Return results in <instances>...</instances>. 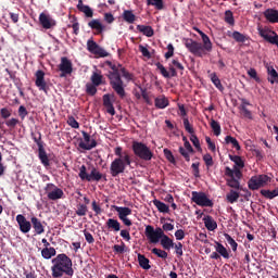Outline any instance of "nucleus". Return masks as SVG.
Masks as SVG:
<instances>
[{"instance_id": "obj_27", "label": "nucleus", "mask_w": 278, "mask_h": 278, "mask_svg": "<svg viewBox=\"0 0 278 278\" xmlns=\"http://www.w3.org/2000/svg\"><path fill=\"white\" fill-rule=\"evenodd\" d=\"M138 31L140 34H143V36H147V38H153L155 35V30H153V27L147 26V25H137Z\"/></svg>"}, {"instance_id": "obj_58", "label": "nucleus", "mask_w": 278, "mask_h": 278, "mask_svg": "<svg viewBox=\"0 0 278 278\" xmlns=\"http://www.w3.org/2000/svg\"><path fill=\"white\" fill-rule=\"evenodd\" d=\"M178 153H180V155L184 156V159L186 160V162H190V154L192 152L186 150L184 147H179L178 148Z\"/></svg>"}, {"instance_id": "obj_52", "label": "nucleus", "mask_w": 278, "mask_h": 278, "mask_svg": "<svg viewBox=\"0 0 278 278\" xmlns=\"http://www.w3.org/2000/svg\"><path fill=\"white\" fill-rule=\"evenodd\" d=\"M227 186H229V188H235V190H240V180L230 177V179L227 180Z\"/></svg>"}, {"instance_id": "obj_62", "label": "nucleus", "mask_w": 278, "mask_h": 278, "mask_svg": "<svg viewBox=\"0 0 278 278\" xmlns=\"http://www.w3.org/2000/svg\"><path fill=\"white\" fill-rule=\"evenodd\" d=\"M91 207L94 211L96 216H99L100 214L103 213V210L101 208V206L94 200L91 203Z\"/></svg>"}, {"instance_id": "obj_24", "label": "nucleus", "mask_w": 278, "mask_h": 278, "mask_svg": "<svg viewBox=\"0 0 278 278\" xmlns=\"http://www.w3.org/2000/svg\"><path fill=\"white\" fill-rule=\"evenodd\" d=\"M215 251L218 253L220 257H224V260H229V250L223 245V243L215 241Z\"/></svg>"}, {"instance_id": "obj_12", "label": "nucleus", "mask_w": 278, "mask_h": 278, "mask_svg": "<svg viewBox=\"0 0 278 278\" xmlns=\"http://www.w3.org/2000/svg\"><path fill=\"white\" fill-rule=\"evenodd\" d=\"M87 50L89 53H92L93 55H99V58H108L110 53L105 51V49L101 48L94 40L89 39L87 41Z\"/></svg>"}, {"instance_id": "obj_9", "label": "nucleus", "mask_w": 278, "mask_h": 278, "mask_svg": "<svg viewBox=\"0 0 278 278\" xmlns=\"http://www.w3.org/2000/svg\"><path fill=\"white\" fill-rule=\"evenodd\" d=\"M45 192L49 201H59L64 198V191L60 187L49 182L45 187Z\"/></svg>"}, {"instance_id": "obj_7", "label": "nucleus", "mask_w": 278, "mask_h": 278, "mask_svg": "<svg viewBox=\"0 0 278 278\" xmlns=\"http://www.w3.org/2000/svg\"><path fill=\"white\" fill-rule=\"evenodd\" d=\"M270 181H273V178L266 174L252 176L248 181V188L250 190H260V188H266Z\"/></svg>"}, {"instance_id": "obj_49", "label": "nucleus", "mask_w": 278, "mask_h": 278, "mask_svg": "<svg viewBox=\"0 0 278 278\" xmlns=\"http://www.w3.org/2000/svg\"><path fill=\"white\" fill-rule=\"evenodd\" d=\"M152 253H153V255L161 257V260H166L168 257V252H166L162 249L153 248Z\"/></svg>"}, {"instance_id": "obj_59", "label": "nucleus", "mask_w": 278, "mask_h": 278, "mask_svg": "<svg viewBox=\"0 0 278 278\" xmlns=\"http://www.w3.org/2000/svg\"><path fill=\"white\" fill-rule=\"evenodd\" d=\"M184 127L186 131H188V134H194V128L192 127V125H190V121L188 119V117L184 118Z\"/></svg>"}, {"instance_id": "obj_11", "label": "nucleus", "mask_w": 278, "mask_h": 278, "mask_svg": "<svg viewBox=\"0 0 278 278\" xmlns=\"http://www.w3.org/2000/svg\"><path fill=\"white\" fill-rule=\"evenodd\" d=\"M35 86L38 87V90L45 92V94H48L49 85L47 84V80H45V71L38 70L35 73Z\"/></svg>"}, {"instance_id": "obj_37", "label": "nucleus", "mask_w": 278, "mask_h": 278, "mask_svg": "<svg viewBox=\"0 0 278 278\" xmlns=\"http://www.w3.org/2000/svg\"><path fill=\"white\" fill-rule=\"evenodd\" d=\"M38 155L41 164H43L46 167L50 166L49 156L47 155V151H45V148H39Z\"/></svg>"}, {"instance_id": "obj_23", "label": "nucleus", "mask_w": 278, "mask_h": 278, "mask_svg": "<svg viewBox=\"0 0 278 278\" xmlns=\"http://www.w3.org/2000/svg\"><path fill=\"white\" fill-rule=\"evenodd\" d=\"M225 175L227 177H232L237 180L242 179V170H240V168H238V166H233V169H231L230 167H226Z\"/></svg>"}, {"instance_id": "obj_29", "label": "nucleus", "mask_w": 278, "mask_h": 278, "mask_svg": "<svg viewBox=\"0 0 278 278\" xmlns=\"http://www.w3.org/2000/svg\"><path fill=\"white\" fill-rule=\"evenodd\" d=\"M119 75L124 77L127 84H129V81H136V76L127 71V68L123 67V65H119Z\"/></svg>"}, {"instance_id": "obj_3", "label": "nucleus", "mask_w": 278, "mask_h": 278, "mask_svg": "<svg viewBox=\"0 0 278 278\" xmlns=\"http://www.w3.org/2000/svg\"><path fill=\"white\" fill-rule=\"evenodd\" d=\"M114 154L116 157L111 163L110 173L111 177H118V175L125 173L127 166H131V155L128 151H123L122 147H116Z\"/></svg>"}, {"instance_id": "obj_18", "label": "nucleus", "mask_w": 278, "mask_h": 278, "mask_svg": "<svg viewBox=\"0 0 278 278\" xmlns=\"http://www.w3.org/2000/svg\"><path fill=\"white\" fill-rule=\"evenodd\" d=\"M263 16H264V18H266V21L268 23H271V25H275V23H278V10L277 9H273V8L266 9L263 12Z\"/></svg>"}, {"instance_id": "obj_10", "label": "nucleus", "mask_w": 278, "mask_h": 278, "mask_svg": "<svg viewBox=\"0 0 278 278\" xmlns=\"http://www.w3.org/2000/svg\"><path fill=\"white\" fill-rule=\"evenodd\" d=\"M162 236H164V230L162 228H153V226L148 225L146 227V237L152 244H157L160 240H162Z\"/></svg>"}, {"instance_id": "obj_20", "label": "nucleus", "mask_w": 278, "mask_h": 278, "mask_svg": "<svg viewBox=\"0 0 278 278\" xmlns=\"http://www.w3.org/2000/svg\"><path fill=\"white\" fill-rule=\"evenodd\" d=\"M203 223H204V227H206L208 231H215V229H218V224L216 223L214 217H212V215L204 216Z\"/></svg>"}, {"instance_id": "obj_63", "label": "nucleus", "mask_w": 278, "mask_h": 278, "mask_svg": "<svg viewBox=\"0 0 278 278\" xmlns=\"http://www.w3.org/2000/svg\"><path fill=\"white\" fill-rule=\"evenodd\" d=\"M29 114V112H27V108L21 105L18 108V116L22 121H25V117Z\"/></svg>"}, {"instance_id": "obj_26", "label": "nucleus", "mask_w": 278, "mask_h": 278, "mask_svg": "<svg viewBox=\"0 0 278 278\" xmlns=\"http://www.w3.org/2000/svg\"><path fill=\"white\" fill-rule=\"evenodd\" d=\"M161 247L165 251H170V249L175 247V242L173 241V239L168 238V236L163 233V236L161 237Z\"/></svg>"}, {"instance_id": "obj_19", "label": "nucleus", "mask_w": 278, "mask_h": 278, "mask_svg": "<svg viewBox=\"0 0 278 278\" xmlns=\"http://www.w3.org/2000/svg\"><path fill=\"white\" fill-rule=\"evenodd\" d=\"M30 223L36 236H42V233H45V225H42V220L38 219L36 216H33L30 218Z\"/></svg>"}, {"instance_id": "obj_30", "label": "nucleus", "mask_w": 278, "mask_h": 278, "mask_svg": "<svg viewBox=\"0 0 278 278\" xmlns=\"http://www.w3.org/2000/svg\"><path fill=\"white\" fill-rule=\"evenodd\" d=\"M137 257H138V263H139L140 268H142L143 270H150L151 261H149V258H147V256H144V254H140V253L137 255Z\"/></svg>"}, {"instance_id": "obj_64", "label": "nucleus", "mask_w": 278, "mask_h": 278, "mask_svg": "<svg viewBox=\"0 0 278 278\" xmlns=\"http://www.w3.org/2000/svg\"><path fill=\"white\" fill-rule=\"evenodd\" d=\"M18 123H21V122L13 117V118L7 121L5 125H7V127H10L11 129H14V127H16L18 125Z\"/></svg>"}, {"instance_id": "obj_8", "label": "nucleus", "mask_w": 278, "mask_h": 278, "mask_svg": "<svg viewBox=\"0 0 278 278\" xmlns=\"http://www.w3.org/2000/svg\"><path fill=\"white\" fill-rule=\"evenodd\" d=\"M191 201L197 203L200 207H214V202L207 198L205 192H191Z\"/></svg>"}, {"instance_id": "obj_42", "label": "nucleus", "mask_w": 278, "mask_h": 278, "mask_svg": "<svg viewBox=\"0 0 278 278\" xmlns=\"http://www.w3.org/2000/svg\"><path fill=\"white\" fill-rule=\"evenodd\" d=\"M224 238L228 242V244L231 247L233 253H236V251H238V242H236V240L231 238L230 235L227 232L224 233Z\"/></svg>"}, {"instance_id": "obj_6", "label": "nucleus", "mask_w": 278, "mask_h": 278, "mask_svg": "<svg viewBox=\"0 0 278 278\" xmlns=\"http://www.w3.org/2000/svg\"><path fill=\"white\" fill-rule=\"evenodd\" d=\"M78 177H80L81 181H99L100 179H103V174H101L97 167L92 166L87 168L86 165H81L79 167Z\"/></svg>"}, {"instance_id": "obj_53", "label": "nucleus", "mask_w": 278, "mask_h": 278, "mask_svg": "<svg viewBox=\"0 0 278 278\" xmlns=\"http://www.w3.org/2000/svg\"><path fill=\"white\" fill-rule=\"evenodd\" d=\"M273 35H268L265 37L266 42H269V45H276L278 47V35L275 31H271Z\"/></svg>"}, {"instance_id": "obj_34", "label": "nucleus", "mask_w": 278, "mask_h": 278, "mask_svg": "<svg viewBox=\"0 0 278 278\" xmlns=\"http://www.w3.org/2000/svg\"><path fill=\"white\" fill-rule=\"evenodd\" d=\"M208 77L212 84L215 86V88H217V90H219L220 92L225 90V87H223V83H220V78H218V75H216V72L211 73Z\"/></svg>"}, {"instance_id": "obj_61", "label": "nucleus", "mask_w": 278, "mask_h": 278, "mask_svg": "<svg viewBox=\"0 0 278 278\" xmlns=\"http://www.w3.org/2000/svg\"><path fill=\"white\" fill-rule=\"evenodd\" d=\"M203 160L207 167L214 166V159L212 157V154H210V153L204 154Z\"/></svg>"}, {"instance_id": "obj_45", "label": "nucleus", "mask_w": 278, "mask_h": 278, "mask_svg": "<svg viewBox=\"0 0 278 278\" xmlns=\"http://www.w3.org/2000/svg\"><path fill=\"white\" fill-rule=\"evenodd\" d=\"M147 5H153L155 10H164V0H147Z\"/></svg>"}, {"instance_id": "obj_41", "label": "nucleus", "mask_w": 278, "mask_h": 278, "mask_svg": "<svg viewBox=\"0 0 278 278\" xmlns=\"http://www.w3.org/2000/svg\"><path fill=\"white\" fill-rule=\"evenodd\" d=\"M88 214V205L78 203L76 205V216H86Z\"/></svg>"}, {"instance_id": "obj_1", "label": "nucleus", "mask_w": 278, "mask_h": 278, "mask_svg": "<svg viewBox=\"0 0 278 278\" xmlns=\"http://www.w3.org/2000/svg\"><path fill=\"white\" fill-rule=\"evenodd\" d=\"M105 65L111 68L108 74V79L110 81L111 88L114 90L117 97H119V99H125V97H127V92L125 91L127 85L125 84V81H123V77L121 76V66L123 65H116L111 61H106Z\"/></svg>"}, {"instance_id": "obj_36", "label": "nucleus", "mask_w": 278, "mask_h": 278, "mask_svg": "<svg viewBox=\"0 0 278 278\" xmlns=\"http://www.w3.org/2000/svg\"><path fill=\"white\" fill-rule=\"evenodd\" d=\"M55 248H43L41 250V257H43V260H51L52 257H55Z\"/></svg>"}, {"instance_id": "obj_33", "label": "nucleus", "mask_w": 278, "mask_h": 278, "mask_svg": "<svg viewBox=\"0 0 278 278\" xmlns=\"http://www.w3.org/2000/svg\"><path fill=\"white\" fill-rule=\"evenodd\" d=\"M154 105L157 110H165L168 108V99L164 96L157 97L154 99Z\"/></svg>"}, {"instance_id": "obj_46", "label": "nucleus", "mask_w": 278, "mask_h": 278, "mask_svg": "<svg viewBox=\"0 0 278 278\" xmlns=\"http://www.w3.org/2000/svg\"><path fill=\"white\" fill-rule=\"evenodd\" d=\"M228 203H236L238 199H240V193L238 191L230 190V192L226 195Z\"/></svg>"}, {"instance_id": "obj_55", "label": "nucleus", "mask_w": 278, "mask_h": 278, "mask_svg": "<svg viewBox=\"0 0 278 278\" xmlns=\"http://www.w3.org/2000/svg\"><path fill=\"white\" fill-rule=\"evenodd\" d=\"M173 249H175V253L177 257H181L184 255V243L181 242L174 243Z\"/></svg>"}, {"instance_id": "obj_25", "label": "nucleus", "mask_w": 278, "mask_h": 278, "mask_svg": "<svg viewBox=\"0 0 278 278\" xmlns=\"http://www.w3.org/2000/svg\"><path fill=\"white\" fill-rule=\"evenodd\" d=\"M115 212H117L118 214V218L119 220H122L123 218H127V216H131V208L127 207V206H113Z\"/></svg>"}, {"instance_id": "obj_48", "label": "nucleus", "mask_w": 278, "mask_h": 278, "mask_svg": "<svg viewBox=\"0 0 278 278\" xmlns=\"http://www.w3.org/2000/svg\"><path fill=\"white\" fill-rule=\"evenodd\" d=\"M211 129H213L214 136L220 135V123H218L216 119H211Z\"/></svg>"}, {"instance_id": "obj_44", "label": "nucleus", "mask_w": 278, "mask_h": 278, "mask_svg": "<svg viewBox=\"0 0 278 278\" xmlns=\"http://www.w3.org/2000/svg\"><path fill=\"white\" fill-rule=\"evenodd\" d=\"M225 142L226 144H232L233 149H236L237 151H240V143L238 142V139L231 136H226Z\"/></svg>"}, {"instance_id": "obj_47", "label": "nucleus", "mask_w": 278, "mask_h": 278, "mask_svg": "<svg viewBox=\"0 0 278 278\" xmlns=\"http://www.w3.org/2000/svg\"><path fill=\"white\" fill-rule=\"evenodd\" d=\"M97 88H99L98 85H94L92 83H88L86 85V92H87V94H89V97H94V94H97Z\"/></svg>"}, {"instance_id": "obj_4", "label": "nucleus", "mask_w": 278, "mask_h": 278, "mask_svg": "<svg viewBox=\"0 0 278 278\" xmlns=\"http://www.w3.org/2000/svg\"><path fill=\"white\" fill-rule=\"evenodd\" d=\"M199 34L203 43L192 39H187L185 47H187L188 51H190V53L193 55L203 58V55H207V52L210 53V51H212V40H210V37L205 33L199 30Z\"/></svg>"}, {"instance_id": "obj_57", "label": "nucleus", "mask_w": 278, "mask_h": 278, "mask_svg": "<svg viewBox=\"0 0 278 278\" xmlns=\"http://www.w3.org/2000/svg\"><path fill=\"white\" fill-rule=\"evenodd\" d=\"M67 125H70L72 129H79V122H77L74 116L67 117Z\"/></svg>"}, {"instance_id": "obj_54", "label": "nucleus", "mask_w": 278, "mask_h": 278, "mask_svg": "<svg viewBox=\"0 0 278 278\" xmlns=\"http://www.w3.org/2000/svg\"><path fill=\"white\" fill-rule=\"evenodd\" d=\"M248 75L249 77H251V79H254V81H256L257 84L262 83V78H260V76L257 75V71L255 68H250L248 71Z\"/></svg>"}, {"instance_id": "obj_15", "label": "nucleus", "mask_w": 278, "mask_h": 278, "mask_svg": "<svg viewBox=\"0 0 278 278\" xmlns=\"http://www.w3.org/2000/svg\"><path fill=\"white\" fill-rule=\"evenodd\" d=\"M59 71H61L60 77H65L73 73V62L66 56L61 58V63L59 64Z\"/></svg>"}, {"instance_id": "obj_16", "label": "nucleus", "mask_w": 278, "mask_h": 278, "mask_svg": "<svg viewBox=\"0 0 278 278\" xmlns=\"http://www.w3.org/2000/svg\"><path fill=\"white\" fill-rule=\"evenodd\" d=\"M16 223L22 233H29L31 231V222L27 220L25 215L23 214L16 215Z\"/></svg>"}, {"instance_id": "obj_28", "label": "nucleus", "mask_w": 278, "mask_h": 278, "mask_svg": "<svg viewBox=\"0 0 278 278\" xmlns=\"http://www.w3.org/2000/svg\"><path fill=\"white\" fill-rule=\"evenodd\" d=\"M122 18L125 23H128V25H134V23H136V14H134V11L131 10H124Z\"/></svg>"}, {"instance_id": "obj_2", "label": "nucleus", "mask_w": 278, "mask_h": 278, "mask_svg": "<svg viewBox=\"0 0 278 278\" xmlns=\"http://www.w3.org/2000/svg\"><path fill=\"white\" fill-rule=\"evenodd\" d=\"M51 273L53 278H63L64 275L72 278L73 275H75V269H73V260L64 253L58 254L52 258Z\"/></svg>"}, {"instance_id": "obj_14", "label": "nucleus", "mask_w": 278, "mask_h": 278, "mask_svg": "<svg viewBox=\"0 0 278 278\" xmlns=\"http://www.w3.org/2000/svg\"><path fill=\"white\" fill-rule=\"evenodd\" d=\"M39 24L43 29H53L58 25V22L51 15L42 12L39 14Z\"/></svg>"}, {"instance_id": "obj_50", "label": "nucleus", "mask_w": 278, "mask_h": 278, "mask_svg": "<svg viewBox=\"0 0 278 278\" xmlns=\"http://www.w3.org/2000/svg\"><path fill=\"white\" fill-rule=\"evenodd\" d=\"M155 66L160 71L161 75L165 77V79H170V73L162 65V63L157 62Z\"/></svg>"}, {"instance_id": "obj_5", "label": "nucleus", "mask_w": 278, "mask_h": 278, "mask_svg": "<svg viewBox=\"0 0 278 278\" xmlns=\"http://www.w3.org/2000/svg\"><path fill=\"white\" fill-rule=\"evenodd\" d=\"M131 149L134 155L139 160L143 162H151V160H153V151L144 142L132 141Z\"/></svg>"}, {"instance_id": "obj_32", "label": "nucleus", "mask_w": 278, "mask_h": 278, "mask_svg": "<svg viewBox=\"0 0 278 278\" xmlns=\"http://www.w3.org/2000/svg\"><path fill=\"white\" fill-rule=\"evenodd\" d=\"M105 225L108 229H111V231H115V232L121 231V222H118V219L109 218Z\"/></svg>"}, {"instance_id": "obj_21", "label": "nucleus", "mask_w": 278, "mask_h": 278, "mask_svg": "<svg viewBox=\"0 0 278 278\" xmlns=\"http://www.w3.org/2000/svg\"><path fill=\"white\" fill-rule=\"evenodd\" d=\"M77 10L83 12L87 18H92L94 16V12L90 9L89 5L84 4V0H78Z\"/></svg>"}, {"instance_id": "obj_31", "label": "nucleus", "mask_w": 278, "mask_h": 278, "mask_svg": "<svg viewBox=\"0 0 278 278\" xmlns=\"http://www.w3.org/2000/svg\"><path fill=\"white\" fill-rule=\"evenodd\" d=\"M267 80L269 81V84H278V74L275 67L267 66Z\"/></svg>"}, {"instance_id": "obj_60", "label": "nucleus", "mask_w": 278, "mask_h": 278, "mask_svg": "<svg viewBox=\"0 0 278 278\" xmlns=\"http://www.w3.org/2000/svg\"><path fill=\"white\" fill-rule=\"evenodd\" d=\"M190 141L192 142L193 147L198 149V151H201V142L199 141V137H197V135L192 134L190 137Z\"/></svg>"}, {"instance_id": "obj_51", "label": "nucleus", "mask_w": 278, "mask_h": 278, "mask_svg": "<svg viewBox=\"0 0 278 278\" xmlns=\"http://www.w3.org/2000/svg\"><path fill=\"white\" fill-rule=\"evenodd\" d=\"M225 23L228 25H236V20L233 18V12H231V10L225 12Z\"/></svg>"}, {"instance_id": "obj_40", "label": "nucleus", "mask_w": 278, "mask_h": 278, "mask_svg": "<svg viewBox=\"0 0 278 278\" xmlns=\"http://www.w3.org/2000/svg\"><path fill=\"white\" fill-rule=\"evenodd\" d=\"M229 160L235 163L237 168H244V161L242 160V156L229 155Z\"/></svg>"}, {"instance_id": "obj_22", "label": "nucleus", "mask_w": 278, "mask_h": 278, "mask_svg": "<svg viewBox=\"0 0 278 278\" xmlns=\"http://www.w3.org/2000/svg\"><path fill=\"white\" fill-rule=\"evenodd\" d=\"M103 105L106 108L108 114H111V116H114L116 114V110L114 109V104L112 103V99L110 98V94L103 96Z\"/></svg>"}, {"instance_id": "obj_13", "label": "nucleus", "mask_w": 278, "mask_h": 278, "mask_svg": "<svg viewBox=\"0 0 278 278\" xmlns=\"http://www.w3.org/2000/svg\"><path fill=\"white\" fill-rule=\"evenodd\" d=\"M84 141H80L78 143V147L80 149H84V151H92L97 147V140L91 139L90 135L86 132L85 130L81 131Z\"/></svg>"}, {"instance_id": "obj_35", "label": "nucleus", "mask_w": 278, "mask_h": 278, "mask_svg": "<svg viewBox=\"0 0 278 278\" xmlns=\"http://www.w3.org/2000/svg\"><path fill=\"white\" fill-rule=\"evenodd\" d=\"M153 205H155V207L161 214H168V212H170V208L168 207V205H166V203L160 200H153Z\"/></svg>"}, {"instance_id": "obj_56", "label": "nucleus", "mask_w": 278, "mask_h": 278, "mask_svg": "<svg viewBox=\"0 0 278 278\" xmlns=\"http://www.w3.org/2000/svg\"><path fill=\"white\" fill-rule=\"evenodd\" d=\"M164 155L167 162H170V164H177V161L175 160V155H173V152L170 150L164 149Z\"/></svg>"}, {"instance_id": "obj_38", "label": "nucleus", "mask_w": 278, "mask_h": 278, "mask_svg": "<svg viewBox=\"0 0 278 278\" xmlns=\"http://www.w3.org/2000/svg\"><path fill=\"white\" fill-rule=\"evenodd\" d=\"M90 81L94 86H101L103 84V75H101V73L93 72L90 77Z\"/></svg>"}, {"instance_id": "obj_17", "label": "nucleus", "mask_w": 278, "mask_h": 278, "mask_svg": "<svg viewBox=\"0 0 278 278\" xmlns=\"http://www.w3.org/2000/svg\"><path fill=\"white\" fill-rule=\"evenodd\" d=\"M88 27H90V29L96 31V36H101V34L105 31V25H103V23H101V20L99 18L89 21Z\"/></svg>"}, {"instance_id": "obj_39", "label": "nucleus", "mask_w": 278, "mask_h": 278, "mask_svg": "<svg viewBox=\"0 0 278 278\" xmlns=\"http://www.w3.org/2000/svg\"><path fill=\"white\" fill-rule=\"evenodd\" d=\"M261 194L265 199H275V197H278V188L274 189L273 191L266 190V189H262L261 190Z\"/></svg>"}, {"instance_id": "obj_43", "label": "nucleus", "mask_w": 278, "mask_h": 278, "mask_svg": "<svg viewBox=\"0 0 278 278\" xmlns=\"http://www.w3.org/2000/svg\"><path fill=\"white\" fill-rule=\"evenodd\" d=\"M232 38L233 40H236V42H247V40H249V37H247V35H243L238 30H235L232 33Z\"/></svg>"}]
</instances>
